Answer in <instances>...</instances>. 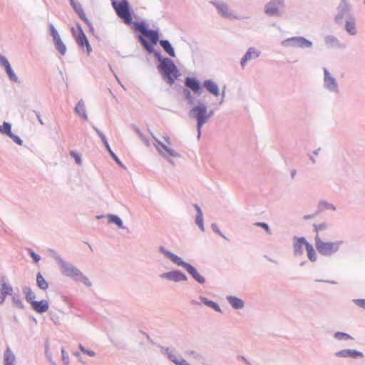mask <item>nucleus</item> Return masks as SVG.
<instances>
[{"label": "nucleus", "instance_id": "20e7f679", "mask_svg": "<svg viewBox=\"0 0 365 365\" xmlns=\"http://www.w3.org/2000/svg\"><path fill=\"white\" fill-rule=\"evenodd\" d=\"M190 114L192 117L195 118L197 120V130L198 136L200 135L201 128L202 125L210 117V114H207V108L204 105L197 106L194 107L190 110Z\"/></svg>", "mask_w": 365, "mask_h": 365}, {"label": "nucleus", "instance_id": "9b49d317", "mask_svg": "<svg viewBox=\"0 0 365 365\" xmlns=\"http://www.w3.org/2000/svg\"><path fill=\"white\" fill-rule=\"evenodd\" d=\"M71 4L76 12L78 14V16L85 22H88V19L86 16V14L83 11V9L81 5L78 3L76 0H70Z\"/></svg>", "mask_w": 365, "mask_h": 365}, {"label": "nucleus", "instance_id": "4c0bfd02", "mask_svg": "<svg viewBox=\"0 0 365 365\" xmlns=\"http://www.w3.org/2000/svg\"><path fill=\"white\" fill-rule=\"evenodd\" d=\"M8 135L11 137L14 140V141L16 142L17 144L20 145H22V140L19 136L14 135L11 133V130L10 131V134H9Z\"/></svg>", "mask_w": 365, "mask_h": 365}, {"label": "nucleus", "instance_id": "864d4df0", "mask_svg": "<svg viewBox=\"0 0 365 365\" xmlns=\"http://www.w3.org/2000/svg\"><path fill=\"white\" fill-rule=\"evenodd\" d=\"M295 173H296V171L292 172V176H294L295 175Z\"/></svg>", "mask_w": 365, "mask_h": 365}, {"label": "nucleus", "instance_id": "423d86ee", "mask_svg": "<svg viewBox=\"0 0 365 365\" xmlns=\"http://www.w3.org/2000/svg\"><path fill=\"white\" fill-rule=\"evenodd\" d=\"M73 34L77 43H78V45L81 47L86 46L87 51L89 53L91 51V46L88 43V41L86 35L83 32L81 27L78 28V31L77 33H75L73 31Z\"/></svg>", "mask_w": 365, "mask_h": 365}, {"label": "nucleus", "instance_id": "bb28decb", "mask_svg": "<svg viewBox=\"0 0 365 365\" xmlns=\"http://www.w3.org/2000/svg\"><path fill=\"white\" fill-rule=\"evenodd\" d=\"M76 113L81 115L82 118L86 119L87 116L86 115V109L84 104L82 102L78 103V104L76 106Z\"/></svg>", "mask_w": 365, "mask_h": 365}, {"label": "nucleus", "instance_id": "c9c22d12", "mask_svg": "<svg viewBox=\"0 0 365 365\" xmlns=\"http://www.w3.org/2000/svg\"><path fill=\"white\" fill-rule=\"evenodd\" d=\"M50 29H51V34L54 41L60 38L57 31L55 29V28L53 27V25L50 26Z\"/></svg>", "mask_w": 365, "mask_h": 365}, {"label": "nucleus", "instance_id": "e433bc0d", "mask_svg": "<svg viewBox=\"0 0 365 365\" xmlns=\"http://www.w3.org/2000/svg\"><path fill=\"white\" fill-rule=\"evenodd\" d=\"M71 155L75 159L76 163L78 165L81 164V159L78 153H76L75 151L71 152Z\"/></svg>", "mask_w": 365, "mask_h": 365}, {"label": "nucleus", "instance_id": "f03ea898", "mask_svg": "<svg viewBox=\"0 0 365 365\" xmlns=\"http://www.w3.org/2000/svg\"><path fill=\"white\" fill-rule=\"evenodd\" d=\"M159 69L164 78L167 79L169 84L173 83L174 81L178 77L179 71L173 62L168 58L160 61Z\"/></svg>", "mask_w": 365, "mask_h": 365}, {"label": "nucleus", "instance_id": "dca6fc26", "mask_svg": "<svg viewBox=\"0 0 365 365\" xmlns=\"http://www.w3.org/2000/svg\"><path fill=\"white\" fill-rule=\"evenodd\" d=\"M258 56L259 53L255 48H250L241 60L242 66L244 67L248 60L257 58Z\"/></svg>", "mask_w": 365, "mask_h": 365}, {"label": "nucleus", "instance_id": "f704fd0d", "mask_svg": "<svg viewBox=\"0 0 365 365\" xmlns=\"http://www.w3.org/2000/svg\"><path fill=\"white\" fill-rule=\"evenodd\" d=\"M196 223L202 230H203L202 213H200V215H197Z\"/></svg>", "mask_w": 365, "mask_h": 365}, {"label": "nucleus", "instance_id": "8fccbe9b", "mask_svg": "<svg viewBox=\"0 0 365 365\" xmlns=\"http://www.w3.org/2000/svg\"><path fill=\"white\" fill-rule=\"evenodd\" d=\"M195 208L197 210V215H200V213H202V211H201V210H200V207L198 205H195Z\"/></svg>", "mask_w": 365, "mask_h": 365}, {"label": "nucleus", "instance_id": "393cba45", "mask_svg": "<svg viewBox=\"0 0 365 365\" xmlns=\"http://www.w3.org/2000/svg\"><path fill=\"white\" fill-rule=\"evenodd\" d=\"M306 250L307 252V257L312 262L316 261L317 254L313 246L311 244L308 243L307 245Z\"/></svg>", "mask_w": 365, "mask_h": 365}, {"label": "nucleus", "instance_id": "aec40b11", "mask_svg": "<svg viewBox=\"0 0 365 365\" xmlns=\"http://www.w3.org/2000/svg\"><path fill=\"white\" fill-rule=\"evenodd\" d=\"M227 300L235 309H241L244 307L243 301L237 297L230 296L227 297Z\"/></svg>", "mask_w": 365, "mask_h": 365}, {"label": "nucleus", "instance_id": "cd10ccee", "mask_svg": "<svg viewBox=\"0 0 365 365\" xmlns=\"http://www.w3.org/2000/svg\"><path fill=\"white\" fill-rule=\"evenodd\" d=\"M346 29L351 35H354L356 32L355 23L352 20L347 21L346 23Z\"/></svg>", "mask_w": 365, "mask_h": 365}, {"label": "nucleus", "instance_id": "9d476101", "mask_svg": "<svg viewBox=\"0 0 365 365\" xmlns=\"http://www.w3.org/2000/svg\"><path fill=\"white\" fill-rule=\"evenodd\" d=\"M307 244L308 242L303 237L297 239L294 245L295 254L302 255L303 253L304 247L306 248Z\"/></svg>", "mask_w": 365, "mask_h": 365}, {"label": "nucleus", "instance_id": "a18cd8bd", "mask_svg": "<svg viewBox=\"0 0 365 365\" xmlns=\"http://www.w3.org/2000/svg\"><path fill=\"white\" fill-rule=\"evenodd\" d=\"M100 135H101V137L102 140L104 141V143H105V144L106 145V146L108 147V148L109 151H110V153H112V152L110 151V148H109V145H108V143H107V141H106V140L105 136H104V135H101V134ZM111 154H112V155L115 158V159L116 160V161L120 164V162L118 160L117 158H116V157H115L113 153H111Z\"/></svg>", "mask_w": 365, "mask_h": 365}, {"label": "nucleus", "instance_id": "ea45409f", "mask_svg": "<svg viewBox=\"0 0 365 365\" xmlns=\"http://www.w3.org/2000/svg\"><path fill=\"white\" fill-rule=\"evenodd\" d=\"M255 225L263 227L266 230V232L268 233L270 232V230H269V228L267 224H266L264 222H257V223H255Z\"/></svg>", "mask_w": 365, "mask_h": 365}, {"label": "nucleus", "instance_id": "72a5a7b5", "mask_svg": "<svg viewBox=\"0 0 365 365\" xmlns=\"http://www.w3.org/2000/svg\"><path fill=\"white\" fill-rule=\"evenodd\" d=\"M334 336L337 339H351V336L349 334L342 332H336Z\"/></svg>", "mask_w": 365, "mask_h": 365}, {"label": "nucleus", "instance_id": "4468645a", "mask_svg": "<svg viewBox=\"0 0 365 365\" xmlns=\"http://www.w3.org/2000/svg\"><path fill=\"white\" fill-rule=\"evenodd\" d=\"M163 277L176 282L185 281L187 279L186 276L183 273L177 271L164 274Z\"/></svg>", "mask_w": 365, "mask_h": 365}, {"label": "nucleus", "instance_id": "5701e85b", "mask_svg": "<svg viewBox=\"0 0 365 365\" xmlns=\"http://www.w3.org/2000/svg\"><path fill=\"white\" fill-rule=\"evenodd\" d=\"M36 283L38 287L43 290H46L48 287V282L45 280L41 273H38L36 276Z\"/></svg>", "mask_w": 365, "mask_h": 365}, {"label": "nucleus", "instance_id": "3c124183", "mask_svg": "<svg viewBox=\"0 0 365 365\" xmlns=\"http://www.w3.org/2000/svg\"><path fill=\"white\" fill-rule=\"evenodd\" d=\"M6 365H12L11 362L9 361V359H6Z\"/></svg>", "mask_w": 365, "mask_h": 365}, {"label": "nucleus", "instance_id": "c756f323", "mask_svg": "<svg viewBox=\"0 0 365 365\" xmlns=\"http://www.w3.org/2000/svg\"><path fill=\"white\" fill-rule=\"evenodd\" d=\"M158 144L171 156L177 157L178 154L172 148L166 146L160 141H158Z\"/></svg>", "mask_w": 365, "mask_h": 365}, {"label": "nucleus", "instance_id": "412c9836", "mask_svg": "<svg viewBox=\"0 0 365 365\" xmlns=\"http://www.w3.org/2000/svg\"><path fill=\"white\" fill-rule=\"evenodd\" d=\"M324 83L326 86L330 89L334 88L336 86L335 80L330 76L327 70H324Z\"/></svg>", "mask_w": 365, "mask_h": 365}, {"label": "nucleus", "instance_id": "ddd939ff", "mask_svg": "<svg viewBox=\"0 0 365 365\" xmlns=\"http://www.w3.org/2000/svg\"><path fill=\"white\" fill-rule=\"evenodd\" d=\"M336 356L339 357H352L356 358L358 356H361L362 354L357 351L351 350V349H344L336 353Z\"/></svg>", "mask_w": 365, "mask_h": 365}, {"label": "nucleus", "instance_id": "f8f14e48", "mask_svg": "<svg viewBox=\"0 0 365 365\" xmlns=\"http://www.w3.org/2000/svg\"><path fill=\"white\" fill-rule=\"evenodd\" d=\"M186 270L192 276V277L199 283H204L205 278L201 276L198 272L191 264H185Z\"/></svg>", "mask_w": 365, "mask_h": 365}, {"label": "nucleus", "instance_id": "58836bf2", "mask_svg": "<svg viewBox=\"0 0 365 365\" xmlns=\"http://www.w3.org/2000/svg\"><path fill=\"white\" fill-rule=\"evenodd\" d=\"M79 349H81V351L82 352H83L84 354H86L88 355H89L90 356H95V352L91 351V350H87L82 345H80L79 346Z\"/></svg>", "mask_w": 365, "mask_h": 365}, {"label": "nucleus", "instance_id": "39448f33", "mask_svg": "<svg viewBox=\"0 0 365 365\" xmlns=\"http://www.w3.org/2000/svg\"><path fill=\"white\" fill-rule=\"evenodd\" d=\"M113 1V5L116 10L118 15L123 19L126 23H130L131 21V16L128 9V6L127 2L123 1L119 4H117L115 1Z\"/></svg>", "mask_w": 365, "mask_h": 365}, {"label": "nucleus", "instance_id": "603ef678", "mask_svg": "<svg viewBox=\"0 0 365 365\" xmlns=\"http://www.w3.org/2000/svg\"><path fill=\"white\" fill-rule=\"evenodd\" d=\"M309 216H304V219H309Z\"/></svg>", "mask_w": 365, "mask_h": 365}, {"label": "nucleus", "instance_id": "a211bd4d", "mask_svg": "<svg viewBox=\"0 0 365 365\" xmlns=\"http://www.w3.org/2000/svg\"><path fill=\"white\" fill-rule=\"evenodd\" d=\"M265 13L269 16L277 15L279 14V8L274 2H269L265 6Z\"/></svg>", "mask_w": 365, "mask_h": 365}, {"label": "nucleus", "instance_id": "c85d7f7f", "mask_svg": "<svg viewBox=\"0 0 365 365\" xmlns=\"http://www.w3.org/2000/svg\"><path fill=\"white\" fill-rule=\"evenodd\" d=\"M0 292L4 294L5 297L7 295H9L12 292V288L11 287L9 286L5 282H3L1 283V288L0 289Z\"/></svg>", "mask_w": 365, "mask_h": 365}, {"label": "nucleus", "instance_id": "f3484780", "mask_svg": "<svg viewBox=\"0 0 365 365\" xmlns=\"http://www.w3.org/2000/svg\"><path fill=\"white\" fill-rule=\"evenodd\" d=\"M63 272L65 275L71 277H78V276L81 275L77 269L68 265L63 267Z\"/></svg>", "mask_w": 365, "mask_h": 365}, {"label": "nucleus", "instance_id": "4be33fe9", "mask_svg": "<svg viewBox=\"0 0 365 365\" xmlns=\"http://www.w3.org/2000/svg\"><path fill=\"white\" fill-rule=\"evenodd\" d=\"M219 12L225 17H230L231 13L230 12L228 6L225 4H215Z\"/></svg>", "mask_w": 365, "mask_h": 365}, {"label": "nucleus", "instance_id": "6e6552de", "mask_svg": "<svg viewBox=\"0 0 365 365\" xmlns=\"http://www.w3.org/2000/svg\"><path fill=\"white\" fill-rule=\"evenodd\" d=\"M32 309L38 313H43L48 309V303L46 300L36 301L32 302Z\"/></svg>", "mask_w": 365, "mask_h": 365}, {"label": "nucleus", "instance_id": "7c9ffc66", "mask_svg": "<svg viewBox=\"0 0 365 365\" xmlns=\"http://www.w3.org/2000/svg\"><path fill=\"white\" fill-rule=\"evenodd\" d=\"M36 298L35 294L30 289L27 290L26 292V301L32 305L33 302H36L34 299Z\"/></svg>", "mask_w": 365, "mask_h": 365}, {"label": "nucleus", "instance_id": "6ab92c4d", "mask_svg": "<svg viewBox=\"0 0 365 365\" xmlns=\"http://www.w3.org/2000/svg\"><path fill=\"white\" fill-rule=\"evenodd\" d=\"M162 250L174 263L177 264L178 265L182 266L184 268H185V264H188L187 263L184 262L179 257L175 255L174 254L167 251H164L163 248Z\"/></svg>", "mask_w": 365, "mask_h": 365}, {"label": "nucleus", "instance_id": "1a4fd4ad", "mask_svg": "<svg viewBox=\"0 0 365 365\" xmlns=\"http://www.w3.org/2000/svg\"><path fill=\"white\" fill-rule=\"evenodd\" d=\"M185 86L190 88L194 93H202V88L200 86V83L195 78L190 77L187 78L185 80Z\"/></svg>", "mask_w": 365, "mask_h": 365}, {"label": "nucleus", "instance_id": "a878e982", "mask_svg": "<svg viewBox=\"0 0 365 365\" xmlns=\"http://www.w3.org/2000/svg\"><path fill=\"white\" fill-rule=\"evenodd\" d=\"M55 46L58 51L61 53V55H64L66 52V48L61 38L54 41Z\"/></svg>", "mask_w": 365, "mask_h": 365}, {"label": "nucleus", "instance_id": "a19ab883", "mask_svg": "<svg viewBox=\"0 0 365 365\" xmlns=\"http://www.w3.org/2000/svg\"><path fill=\"white\" fill-rule=\"evenodd\" d=\"M205 304L209 305L210 307H212L213 309H215L217 311L220 310L219 306L213 302L207 301V302H205Z\"/></svg>", "mask_w": 365, "mask_h": 365}, {"label": "nucleus", "instance_id": "37998d69", "mask_svg": "<svg viewBox=\"0 0 365 365\" xmlns=\"http://www.w3.org/2000/svg\"><path fill=\"white\" fill-rule=\"evenodd\" d=\"M61 354H62L63 361L65 362L66 364H68V354L65 351L64 349L61 350Z\"/></svg>", "mask_w": 365, "mask_h": 365}, {"label": "nucleus", "instance_id": "b1692460", "mask_svg": "<svg viewBox=\"0 0 365 365\" xmlns=\"http://www.w3.org/2000/svg\"><path fill=\"white\" fill-rule=\"evenodd\" d=\"M160 44L170 56H175L174 50L170 43L168 41L162 40L160 41Z\"/></svg>", "mask_w": 365, "mask_h": 365}, {"label": "nucleus", "instance_id": "f257e3e1", "mask_svg": "<svg viewBox=\"0 0 365 365\" xmlns=\"http://www.w3.org/2000/svg\"><path fill=\"white\" fill-rule=\"evenodd\" d=\"M314 230L316 232L315 246L317 251L322 255H331L339 250L341 244V241L327 242L322 240V234L327 230V225L325 223L314 224Z\"/></svg>", "mask_w": 365, "mask_h": 365}, {"label": "nucleus", "instance_id": "79ce46f5", "mask_svg": "<svg viewBox=\"0 0 365 365\" xmlns=\"http://www.w3.org/2000/svg\"><path fill=\"white\" fill-rule=\"evenodd\" d=\"M354 302L356 305L365 309V299H355Z\"/></svg>", "mask_w": 365, "mask_h": 365}, {"label": "nucleus", "instance_id": "c03bdc74", "mask_svg": "<svg viewBox=\"0 0 365 365\" xmlns=\"http://www.w3.org/2000/svg\"><path fill=\"white\" fill-rule=\"evenodd\" d=\"M30 255L36 262H38L40 260V257L32 250L30 251Z\"/></svg>", "mask_w": 365, "mask_h": 365}, {"label": "nucleus", "instance_id": "0eeeda50", "mask_svg": "<svg viewBox=\"0 0 365 365\" xmlns=\"http://www.w3.org/2000/svg\"><path fill=\"white\" fill-rule=\"evenodd\" d=\"M0 64L4 67L6 73L9 76V78L14 81H16L18 78H17L16 76L15 75L14 71L12 70L9 62L5 57H4L1 55H0Z\"/></svg>", "mask_w": 365, "mask_h": 365}, {"label": "nucleus", "instance_id": "2f4dec72", "mask_svg": "<svg viewBox=\"0 0 365 365\" xmlns=\"http://www.w3.org/2000/svg\"><path fill=\"white\" fill-rule=\"evenodd\" d=\"M11 130V125L9 123H4L3 125H0V132L4 134H10Z\"/></svg>", "mask_w": 365, "mask_h": 365}, {"label": "nucleus", "instance_id": "7ed1b4c3", "mask_svg": "<svg viewBox=\"0 0 365 365\" xmlns=\"http://www.w3.org/2000/svg\"><path fill=\"white\" fill-rule=\"evenodd\" d=\"M138 30L141 33L140 41L149 52L153 50V46L158 41V34L156 31L148 30L143 25H139Z\"/></svg>", "mask_w": 365, "mask_h": 365}, {"label": "nucleus", "instance_id": "473e14b6", "mask_svg": "<svg viewBox=\"0 0 365 365\" xmlns=\"http://www.w3.org/2000/svg\"><path fill=\"white\" fill-rule=\"evenodd\" d=\"M109 218H110V222L118 225V227H122V221L118 216L110 215Z\"/></svg>", "mask_w": 365, "mask_h": 365}, {"label": "nucleus", "instance_id": "de8ad7c7", "mask_svg": "<svg viewBox=\"0 0 365 365\" xmlns=\"http://www.w3.org/2000/svg\"><path fill=\"white\" fill-rule=\"evenodd\" d=\"M6 297L0 292V304H2L5 300Z\"/></svg>", "mask_w": 365, "mask_h": 365}, {"label": "nucleus", "instance_id": "2eb2a0df", "mask_svg": "<svg viewBox=\"0 0 365 365\" xmlns=\"http://www.w3.org/2000/svg\"><path fill=\"white\" fill-rule=\"evenodd\" d=\"M203 85H204L205 88L210 93H212L215 96H219V94H220L219 89H218V87H217V86L216 85V83L215 82H213L211 80H207V81H205L204 82Z\"/></svg>", "mask_w": 365, "mask_h": 365}, {"label": "nucleus", "instance_id": "49530a36", "mask_svg": "<svg viewBox=\"0 0 365 365\" xmlns=\"http://www.w3.org/2000/svg\"><path fill=\"white\" fill-rule=\"evenodd\" d=\"M174 362L177 365H190L185 360L181 359V360H175Z\"/></svg>", "mask_w": 365, "mask_h": 365}, {"label": "nucleus", "instance_id": "09e8293b", "mask_svg": "<svg viewBox=\"0 0 365 365\" xmlns=\"http://www.w3.org/2000/svg\"><path fill=\"white\" fill-rule=\"evenodd\" d=\"M163 138L165 140V142L168 143V144L170 145L171 143L170 139L168 135L163 136Z\"/></svg>", "mask_w": 365, "mask_h": 365}]
</instances>
